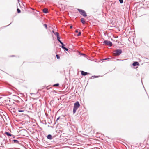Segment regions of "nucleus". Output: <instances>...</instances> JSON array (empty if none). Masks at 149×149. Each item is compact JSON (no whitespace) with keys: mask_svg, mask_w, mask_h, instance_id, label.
Here are the masks:
<instances>
[{"mask_svg":"<svg viewBox=\"0 0 149 149\" xmlns=\"http://www.w3.org/2000/svg\"><path fill=\"white\" fill-rule=\"evenodd\" d=\"M80 106V104L78 101L77 102L74 104L73 111V114L75 113L79 107Z\"/></svg>","mask_w":149,"mask_h":149,"instance_id":"1","label":"nucleus"},{"mask_svg":"<svg viewBox=\"0 0 149 149\" xmlns=\"http://www.w3.org/2000/svg\"><path fill=\"white\" fill-rule=\"evenodd\" d=\"M78 10L80 14L84 17H86L87 15L86 12L82 9H78Z\"/></svg>","mask_w":149,"mask_h":149,"instance_id":"2","label":"nucleus"},{"mask_svg":"<svg viewBox=\"0 0 149 149\" xmlns=\"http://www.w3.org/2000/svg\"><path fill=\"white\" fill-rule=\"evenodd\" d=\"M103 43L105 45H108L110 47L112 45V42L111 41L107 40H104L103 42Z\"/></svg>","mask_w":149,"mask_h":149,"instance_id":"3","label":"nucleus"},{"mask_svg":"<svg viewBox=\"0 0 149 149\" xmlns=\"http://www.w3.org/2000/svg\"><path fill=\"white\" fill-rule=\"evenodd\" d=\"M122 52L121 49H116L114 51V54L116 56H119Z\"/></svg>","mask_w":149,"mask_h":149,"instance_id":"4","label":"nucleus"},{"mask_svg":"<svg viewBox=\"0 0 149 149\" xmlns=\"http://www.w3.org/2000/svg\"><path fill=\"white\" fill-rule=\"evenodd\" d=\"M25 110L26 109L24 107H20L17 108L16 111L19 112H22L25 111Z\"/></svg>","mask_w":149,"mask_h":149,"instance_id":"5","label":"nucleus"},{"mask_svg":"<svg viewBox=\"0 0 149 149\" xmlns=\"http://www.w3.org/2000/svg\"><path fill=\"white\" fill-rule=\"evenodd\" d=\"M5 134L7 135L9 138L11 137L14 138L15 137V135L11 134L9 132H5Z\"/></svg>","mask_w":149,"mask_h":149,"instance_id":"6","label":"nucleus"},{"mask_svg":"<svg viewBox=\"0 0 149 149\" xmlns=\"http://www.w3.org/2000/svg\"><path fill=\"white\" fill-rule=\"evenodd\" d=\"M61 45H62L61 46V47L65 51H68V49L67 48L65 47V45L63 43V44L62 43V44H61Z\"/></svg>","mask_w":149,"mask_h":149,"instance_id":"7","label":"nucleus"},{"mask_svg":"<svg viewBox=\"0 0 149 149\" xmlns=\"http://www.w3.org/2000/svg\"><path fill=\"white\" fill-rule=\"evenodd\" d=\"M81 74L83 76H86L88 74H89L90 73H88L87 72H85L83 71H81Z\"/></svg>","mask_w":149,"mask_h":149,"instance_id":"8","label":"nucleus"},{"mask_svg":"<svg viewBox=\"0 0 149 149\" xmlns=\"http://www.w3.org/2000/svg\"><path fill=\"white\" fill-rule=\"evenodd\" d=\"M139 65V63L138 62H135L132 64V65L134 66H136Z\"/></svg>","mask_w":149,"mask_h":149,"instance_id":"9","label":"nucleus"},{"mask_svg":"<svg viewBox=\"0 0 149 149\" xmlns=\"http://www.w3.org/2000/svg\"><path fill=\"white\" fill-rule=\"evenodd\" d=\"M47 138L49 140L52 139V136L51 134H49L47 136Z\"/></svg>","mask_w":149,"mask_h":149,"instance_id":"10","label":"nucleus"},{"mask_svg":"<svg viewBox=\"0 0 149 149\" xmlns=\"http://www.w3.org/2000/svg\"><path fill=\"white\" fill-rule=\"evenodd\" d=\"M12 141H13V142L15 143H16V144H19V141H18L17 140L14 139Z\"/></svg>","mask_w":149,"mask_h":149,"instance_id":"11","label":"nucleus"},{"mask_svg":"<svg viewBox=\"0 0 149 149\" xmlns=\"http://www.w3.org/2000/svg\"><path fill=\"white\" fill-rule=\"evenodd\" d=\"M81 21L83 24H84L85 23V21L83 18H81Z\"/></svg>","mask_w":149,"mask_h":149,"instance_id":"12","label":"nucleus"},{"mask_svg":"<svg viewBox=\"0 0 149 149\" xmlns=\"http://www.w3.org/2000/svg\"><path fill=\"white\" fill-rule=\"evenodd\" d=\"M43 12L45 13H48V10L47 8H44L43 10Z\"/></svg>","mask_w":149,"mask_h":149,"instance_id":"13","label":"nucleus"},{"mask_svg":"<svg viewBox=\"0 0 149 149\" xmlns=\"http://www.w3.org/2000/svg\"><path fill=\"white\" fill-rule=\"evenodd\" d=\"M3 120L4 121V122L6 123V122H8V121L9 120V118H8V117L7 118H6L5 117V119H4L3 118Z\"/></svg>","mask_w":149,"mask_h":149,"instance_id":"14","label":"nucleus"},{"mask_svg":"<svg viewBox=\"0 0 149 149\" xmlns=\"http://www.w3.org/2000/svg\"><path fill=\"white\" fill-rule=\"evenodd\" d=\"M54 34L56 36V37L59 36V33L58 32H56L55 33H54Z\"/></svg>","mask_w":149,"mask_h":149,"instance_id":"15","label":"nucleus"},{"mask_svg":"<svg viewBox=\"0 0 149 149\" xmlns=\"http://www.w3.org/2000/svg\"><path fill=\"white\" fill-rule=\"evenodd\" d=\"M59 85V84L58 83H57L55 84H54L53 86L54 87H57Z\"/></svg>","mask_w":149,"mask_h":149,"instance_id":"16","label":"nucleus"},{"mask_svg":"<svg viewBox=\"0 0 149 149\" xmlns=\"http://www.w3.org/2000/svg\"><path fill=\"white\" fill-rule=\"evenodd\" d=\"M17 12L18 13H19L21 12L19 8H17Z\"/></svg>","mask_w":149,"mask_h":149,"instance_id":"17","label":"nucleus"},{"mask_svg":"<svg viewBox=\"0 0 149 149\" xmlns=\"http://www.w3.org/2000/svg\"><path fill=\"white\" fill-rule=\"evenodd\" d=\"M43 26H44L45 27L46 29H47V25L45 24H43Z\"/></svg>","mask_w":149,"mask_h":149,"instance_id":"18","label":"nucleus"},{"mask_svg":"<svg viewBox=\"0 0 149 149\" xmlns=\"http://www.w3.org/2000/svg\"><path fill=\"white\" fill-rule=\"evenodd\" d=\"M57 40H58H58H60V37L59 36H58L57 37Z\"/></svg>","mask_w":149,"mask_h":149,"instance_id":"19","label":"nucleus"},{"mask_svg":"<svg viewBox=\"0 0 149 149\" xmlns=\"http://www.w3.org/2000/svg\"><path fill=\"white\" fill-rule=\"evenodd\" d=\"M56 57L57 59H60V56L58 55H56Z\"/></svg>","mask_w":149,"mask_h":149,"instance_id":"20","label":"nucleus"},{"mask_svg":"<svg viewBox=\"0 0 149 149\" xmlns=\"http://www.w3.org/2000/svg\"><path fill=\"white\" fill-rule=\"evenodd\" d=\"M120 3H122L123 2V0H119Z\"/></svg>","mask_w":149,"mask_h":149,"instance_id":"21","label":"nucleus"},{"mask_svg":"<svg viewBox=\"0 0 149 149\" xmlns=\"http://www.w3.org/2000/svg\"><path fill=\"white\" fill-rule=\"evenodd\" d=\"M81 32H79L78 34L77 35V36H80L81 35Z\"/></svg>","mask_w":149,"mask_h":149,"instance_id":"22","label":"nucleus"},{"mask_svg":"<svg viewBox=\"0 0 149 149\" xmlns=\"http://www.w3.org/2000/svg\"><path fill=\"white\" fill-rule=\"evenodd\" d=\"M59 118H60V117H58V118H57V119H56V122H55V124H56V122L57 121V120H59Z\"/></svg>","mask_w":149,"mask_h":149,"instance_id":"23","label":"nucleus"},{"mask_svg":"<svg viewBox=\"0 0 149 149\" xmlns=\"http://www.w3.org/2000/svg\"><path fill=\"white\" fill-rule=\"evenodd\" d=\"M92 77L94 78H97L98 77V76H92Z\"/></svg>","mask_w":149,"mask_h":149,"instance_id":"24","label":"nucleus"},{"mask_svg":"<svg viewBox=\"0 0 149 149\" xmlns=\"http://www.w3.org/2000/svg\"><path fill=\"white\" fill-rule=\"evenodd\" d=\"M58 41L61 44H62V43L63 44V42H62L60 40H58Z\"/></svg>","mask_w":149,"mask_h":149,"instance_id":"25","label":"nucleus"},{"mask_svg":"<svg viewBox=\"0 0 149 149\" xmlns=\"http://www.w3.org/2000/svg\"><path fill=\"white\" fill-rule=\"evenodd\" d=\"M75 32L76 33H78V30H75Z\"/></svg>","mask_w":149,"mask_h":149,"instance_id":"26","label":"nucleus"},{"mask_svg":"<svg viewBox=\"0 0 149 149\" xmlns=\"http://www.w3.org/2000/svg\"><path fill=\"white\" fill-rule=\"evenodd\" d=\"M109 59V58H105V59H103V60H106Z\"/></svg>","mask_w":149,"mask_h":149,"instance_id":"27","label":"nucleus"},{"mask_svg":"<svg viewBox=\"0 0 149 149\" xmlns=\"http://www.w3.org/2000/svg\"><path fill=\"white\" fill-rule=\"evenodd\" d=\"M72 27H73L72 26V25H71V26H70V29H72Z\"/></svg>","mask_w":149,"mask_h":149,"instance_id":"28","label":"nucleus"},{"mask_svg":"<svg viewBox=\"0 0 149 149\" xmlns=\"http://www.w3.org/2000/svg\"><path fill=\"white\" fill-rule=\"evenodd\" d=\"M81 54L82 55H85V54Z\"/></svg>","mask_w":149,"mask_h":149,"instance_id":"29","label":"nucleus"},{"mask_svg":"<svg viewBox=\"0 0 149 149\" xmlns=\"http://www.w3.org/2000/svg\"><path fill=\"white\" fill-rule=\"evenodd\" d=\"M52 32L54 33H54H55V32H54V31H52Z\"/></svg>","mask_w":149,"mask_h":149,"instance_id":"30","label":"nucleus"},{"mask_svg":"<svg viewBox=\"0 0 149 149\" xmlns=\"http://www.w3.org/2000/svg\"><path fill=\"white\" fill-rule=\"evenodd\" d=\"M12 56V57H14V56H15L14 55H12V56Z\"/></svg>","mask_w":149,"mask_h":149,"instance_id":"31","label":"nucleus"},{"mask_svg":"<svg viewBox=\"0 0 149 149\" xmlns=\"http://www.w3.org/2000/svg\"><path fill=\"white\" fill-rule=\"evenodd\" d=\"M18 1H19V0H18Z\"/></svg>","mask_w":149,"mask_h":149,"instance_id":"32","label":"nucleus"},{"mask_svg":"<svg viewBox=\"0 0 149 149\" xmlns=\"http://www.w3.org/2000/svg\"><path fill=\"white\" fill-rule=\"evenodd\" d=\"M9 25H7V26H8Z\"/></svg>","mask_w":149,"mask_h":149,"instance_id":"33","label":"nucleus"}]
</instances>
